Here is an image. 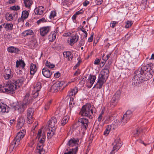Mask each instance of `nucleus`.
Wrapping results in <instances>:
<instances>
[{
  "mask_svg": "<svg viewBox=\"0 0 154 154\" xmlns=\"http://www.w3.org/2000/svg\"><path fill=\"white\" fill-rule=\"evenodd\" d=\"M122 123L121 122V123L120 122L119 120L116 119L114 120L113 123V125L114 127L113 128H117ZM122 125H123L122 124Z\"/></svg>",
  "mask_w": 154,
  "mask_h": 154,
  "instance_id": "e433bc0d",
  "label": "nucleus"
},
{
  "mask_svg": "<svg viewBox=\"0 0 154 154\" xmlns=\"http://www.w3.org/2000/svg\"><path fill=\"white\" fill-rule=\"evenodd\" d=\"M142 131V129L141 128H137L136 130L133 131V134L135 136H137Z\"/></svg>",
  "mask_w": 154,
  "mask_h": 154,
  "instance_id": "4c0bfd02",
  "label": "nucleus"
},
{
  "mask_svg": "<svg viewBox=\"0 0 154 154\" xmlns=\"http://www.w3.org/2000/svg\"><path fill=\"white\" fill-rule=\"evenodd\" d=\"M25 66V64L24 63L23 61L22 60L19 61L17 60L16 62V67H18L19 66H20L23 68Z\"/></svg>",
  "mask_w": 154,
  "mask_h": 154,
  "instance_id": "72a5a7b5",
  "label": "nucleus"
},
{
  "mask_svg": "<svg viewBox=\"0 0 154 154\" xmlns=\"http://www.w3.org/2000/svg\"><path fill=\"white\" fill-rule=\"evenodd\" d=\"M25 130H23L21 131L18 132L16 137L11 142L10 146V149L11 151L17 147L19 144L20 140L22 139L25 134Z\"/></svg>",
  "mask_w": 154,
  "mask_h": 154,
  "instance_id": "6e6552de",
  "label": "nucleus"
},
{
  "mask_svg": "<svg viewBox=\"0 0 154 154\" xmlns=\"http://www.w3.org/2000/svg\"><path fill=\"white\" fill-rule=\"evenodd\" d=\"M132 115V112L130 110H128L124 115L121 120V123L122 125H124L130 119Z\"/></svg>",
  "mask_w": 154,
  "mask_h": 154,
  "instance_id": "ddd939ff",
  "label": "nucleus"
},
{
  "mask_svg": "<svg viewBox=\"0 0 154 154\" xmlns=\"http://www.w3.org/2000/svg\"><path fill=\"white\" fill-rule=\"evenodd\" d=\"M6 19L8 21H11L13 20V17L11 14H8L6 16Z\"/></svg>",
  "mask_w": 154,
  "mask_h": 154,
  "instance_id": "a18cd8bd",
  "label": "nucleus"
},
{
  "mask_svg": "<svg viewBox=\"0 0 154 154\" xmlns=\"http://www.w3.org/2000/svg\"><path fill=\"white\" fill-rule=\"evenodd\" d=\"M94 33H92L91 36L88 38V41L89 42H92L93 38Z\"/></svg>",
  "mask_w": 154,
  "mask_h": 154,
  "instance_id": "6e6d98bb",
  "label": "nucleus"
},
{
  "mask_svg": "<svg viewBox=\"0 0 154 154\" xmlns=\"http://www.w3.org/2000/svg\"><path fill=\"white\" fill-rule=\"evenodd\" d=\"M13 74L10 68L6 69L4 72V77L5 79H9L13 77Z\"/></svg>",
  "mask_w": 154,
  "mask_h": 154,
  "instance_id": "6ab92c4d",
  "label": "nucleus"
},
{
  "mask_svg": "<svg viewBox=\"0 0 154 154\" xmlns=\"http://www.w3.org/2000/svg\"><path fill=\"white\" fill-rule=\"evenodd\" d=\"M133 23L131 21L128 20L126 22V24L125 26V27L128 28L130 27L133 24Z\"/></svg>",
  "mask_w": 154,
  "mask_h": 154,
  "instance_id": "49530a36",
  "label": "nucleus"
},
{
  "mask_svg": "<svg viewBox=\"0 0 154 154\" xmlns=\"http://www.w3.org/2000/svg\"><path fill=\"white\" fill-rule=\"evenodd\" d=\"M20 8L18 5H15L11 6L10 7V9L14 11H17L19 10Z\"/></svg>",
  "mask_w": 154,
  "mask_h": 154,
  "instance_id": "09e8293b",
  "label": "nucleus"
},
{
  "mask_svg": "<svg viewBox=\"0 0 154 154\" xmlns=\"http://www.w3.org/2000/svg\"><path fill=\"white\" fill-rule=\"evenodd\" d=\"M36 138L40 143L37 146L36 152L38 154H44L45 152L43 149V143L45 140V134L44 132L42 133L41 130H39Z\"/></svg>",
  "mask_w": 154,
  "mask_h": 154,
  "instance_id": "0eeeda50",
  "label": "nucleus"
},
{
  "mask_svg": "<svg viewBox=\"0 0 154 154\" xmlns=\"http://www.w3.org/2000/svg\"><path fill=\"white\" fill-rule=\"evenodd\" d=\"M38 123L37 122H35L34 125L33 126V127L32 128V129L33 130H34L35 129V128L36 127V126L38 125Z\"/></svg>",
  "mask_w": 154,
  "mask_h": 154,
  "instance_id": "0e129e2a",
  "label": "nucleus"
},
{
  "mask_svg": "<svg viewBox=\"0 0 154 154\" xmlns=\"http://www.w3.org/2000/svg\"><path fill=\"white\" fill-rule=\"evenodd\" d=\"M143 77V74L139 69L136 71L134 73V76L132 79V84L134 85H137L140 82H141V80H145Z\"/></svg>",
  "mask_w": 154,
  "mask_h": 154,
  "instance_id": "1a4fd4ad",
  "label": "nucleus"
},
{
  "mask_svg": "<svg viewBox=\"0 0 154 154\" xmlns=\"http://www.w3.org/2000/svg\"><path fill=\"white\" fill-rule=\"evenodd\" d=\"M110 127L108 126L106 129V130L104 131V135L106 136L108 134L110 131Z\"/></svg>",
  "mask_w": 154,
  "mask_h": 154,
  "instance_id": "de8ad7c7",
  "label": "nucleus"
},
{
  "mask_svg": "<svg viewBox=\"0 0 154 154\" xmlns=\"http://www.w3.org/2000/svg\"><path fill=\"white\" fill-rule=\"evenodd\" d=\"M89 3V2L88 1H85L83 3V5L84 6H86Z\"/></svg>",
  "mask_w": 154,
  "mask_h": 154,
  "instance_id": "052dcab7",
  "label": "nucleus"
},
{
  "mask_svg": "<svg viewBox=\"0 0 154 154\" xmlns=\"http://www.w3.org/2000/svg\"><path fill=\"white\" fill-rule=\"evenodd\" d=\"M37 69L36 65L31 63L30 66V74L33 75L36 72Z\"/></svg>",
  "mask_w": 154,
  "mask_h": 154,
  "instance_id": "a878e982",
  "label": "nucleus"
},
{
  "mask_svg": "<svg viewBox=\"0 0 154 154\" xmlns=\"http://www.w3.org/2000/svg\"><path fill=\"white\" fill-rule=\"evenodd\" d=\"M5 28L8 30H11L12 29L13 25L12 23H5Z\"/></svg>",
  "mask_w": 154,
  "mask_h": 154,
  "instance_id": "a19ab883",
  "label": "nucleus"
},
{
  "mask_svg": "<svg viewBox=\"0 0 154 154\" xmlns=\"http://www.w3.org/2000/svg\"><path fill=\"white\" fill-rule=\"evenodd\" d=\"M32 98L30 96V91L27 90L24 97L23 101L18 103L15 109L20 113L23 112L27 107L32 103Z\"/></svg>",
  "mask_w": 154,
  "mask_h": 154,
  "instance_id": "f03ea898",
  "label": "nucleus"
},
{
  "mask_svg": "<svg viewBox=\"0 0 154 154\" xmlns=\"http://www.w3.org/2000/svg\"><path fill=\"white\" fill-rule=\"evenodd\" d=\"M34 32L31 29H29L24 31L22 33V34L24 36L33 35Z\"/></svg>",
  "mask_w": 154,
  "mask_h": 154,
  "instance_id": "7c9ffc66",
  "label": "nucleus"
},
{
  "mask_svg": "<svg viewBox=\"0 0 154 154\" xmlns=\"http://www.w3.org/2000/svg\"><path fill=\"white\" fill-rule=\"evenodd\" d=\"M56 16V13L54 11H52L51 12L49 16V18L51 19H54Z\"/></svg>",
  "mask_w": 154,
  "mask_h": 154,
  "instance_id": "58836bf2",
  "label": "nucleus"
},
{
  "mask_svg": "<svg viewBox=\"0 0 154 154\" xmlns=\"http://www.w3.org/2000/svg\"><path fill=\"white\" fill-rule=\"evenodd\" d=\"M95 110V108L91 104L88 103L82 106L80 114L82 116L91 119L92 118V115Z\"/></svg>",
  "mask_w": 154,
  "mask_h": 154,
  "instance_id": "423d86ee",
  "label": "nucleus"
},
{
  "mask_svg": "<svg viewBox=\"0 0 154 154\" xmlns=\"http://www.w3.org/2000/svg\"><path fill=\"white\" fill-rule=\"evenodd\" d=\"M111 53H109L106 55V57H104L105 54H103L102 56V59L104 60V61L106 62V61L109 58L111 55Z\"/></svg>",
  "mask_w": 154,
  "mask_h": 154,
  "instance_id": "37998d69",
  "label": "nucleus"
},
{
  "mask_svg": "<svg viewBox=\"0 0 154 154\" xmlns=\"http://www.w3.org/2000/svg\"><path fill=\"white\" fill-rule=\"evenodd\" d=\"M15 2V0H9L8 2L9 4H12Z\"/></svg>",
  "mask_w": 154,
  "mask_h": 154,
  "instance_id": "774afa93",
  "label": "nucleus"
},
{
  "mask_svg": "<svg viewBox=\"0 0 154 154\" xmlns=\"http://www.w3.org/2000/svg\"><path fill=\"white\" fill-rule=\"evenodd\" d=\"M9 110V107L6 104L0 102V113L8 112Z\"/></svg>",
  "mask_w": 154,
  "mask_h": 154,
  "instance_id": "aec40b11",
  "label": "nucleus"
},
{
  "mask_svg": "<svg viewBox=\"0 0 154 154\" xmlns=\"http://www.w3.org/2000/svg\"><path fill=\"white\" fill-rule=\"evenodd\" d=\"M139 70L143 74V78L147 80L152 77L153 74L154 65L150 63L146 66H143Z\"/></svg>",
  "mask_w": 154,
  "mask_h": 154,
  "instance_id": "20e7f679",
  "label": "nucleus"
},
{
  "mask_svg": "<svg viewBox=\"0 0 154 154\" xmlns=\"http://www.w3.org/2000/svg\"><path fill=\"white\" fill-rule=\"evenodd\" d=\"M45 65L48 68L52 69L55 67V65L53 64L50 63V62L47 61L45 63Z\"/></svg>",
  "mask_w": 154,
  "mask_h": 154,
  "instance_id": "79ce46f5",
  "label": "nucleus"
},
{
  "mask_svg": "<svg viewBox=\"0 0 154 154\" xmlns=\"http://www.w3.org/2000/svg\"><path fill=\"white\" fill-rule=\"evenodd\" d=\"M54 128H50L47 132V137L48 138H51L54 135L55 132Z\"/></svg>",
  "mask_w": 154,
  "mask_h": 154,
  "instance_id": "2f4dec72",
  "label": "nucleus"
},
{
  "mask_svg": "<svg viewBox=\"0 0 154 154\" xmlns=\"http://www.w3.org/2000/svg\"><path fill=\"white\" fill-rule=\"evenodd\" d=\"M102 118V116L101 115H99L98 118V120L99 122H100Z\"/></svg>",
  "mask_w": 154,
  "mask_h": 154,
  "instance_id": "338daca9",
  "label": "nucleus"
},
{
  "mask_svg": "<svg viewBox=\"0 0 154 154\" xmlns=\"http://www.w3.org/2000/svg\"><path fill=\"white\" fill-rule=\"evenodd\" d=\"M44 11V8L43 6H40L35 9L34 12L36 14L42 15L43 14Z\"/></svg>",
  "mask_w": 154,
  "mask_h": 154,
  "instance_id": "393cba45",
  "label": "nucleus"
},
{
  "mask_svg": "<svg viewBox=\"0 0 154 154\" xmlns=\"http://www.w3.org/2000/svg\"><path fill=\"white\" fill-rule=\"evenodd\" d=\"M78 92V88L77 87H75L71 89L68 92V95L70 97L75 95Z\"/></svg>",
  "mask_w": 154,
  "mask_h": 154,
  "instance_id": "c756f323",
  "label": "nucleus"
},
{
  "mask_svg": "<svg viewBox=\"0 0 154 154\" xmlns=\"http://www.w3.org/2000/svg\"><path fill=\"white\" fill-rule=\"evenodd\" d=\"M100 61L99 59L97 58L94 60V63L95 65H98L99 64Z\"/></svg>",
  "mask_w": 154,
  "mask_h": 154,
  "instance_id": "4d7b16f0",
  "label": "nucleus"
},
{
  "mask_svg": "<svg viewBox=\"0 0 154 154\" xmlns=\"http://www.w3.org/2000/svg\"><path fill=\"white\" fill-rule=\"evenodd\" d=\"M71 34V33L70 32H67L64 33L63 35L64 36H68L70 35Z\"/></svg>",
  "mask_w": 154,
  "mask_h": 154,
  "instance_id": "e2e57ef3",
  "label": "nucleus"
},
{
  "mask_svg": "<svg viewBox=\"0 0 154 154\" xmlns=\"http://www.w3.org/2000/svg\"><path fill=\"white\" fill-rule=\"evenodd\" d=\"M103 0H96L95 3L97 5H100L102 4Z\"/></svg>",
  "mask_w": 154,
  "mask_h": 154,
  "instance_id": "5fc2aeb1",
  "label": "nucleus"
},
{
  "mask_svg": "<svg viewBox=\"0 0 154 154\" xmlns=\"http://www.w3.org/2000/svg\"><path fill=\"white\" fill-rule=\"evenodd\" d=\"M69 119L68 116H65L62 119L61 122V125H64L68 122Z\"/></svg>",
  "mask_w": 154,
  "mask_h": 154,
  "instance_id": "f704fd0d",
  "label": "nucleus"
},
{
  "mask_svg": "<svg viewBox=\"0 0 154 154\" xmlns=\"http://www.w3.org/2000/svg\"><path fill=\"white\" fill-rule=\"evenodd\" d=\"M65 84V82L63 81L56 82L51 87L50 89L51 91L53 92H57Z\"/></svg>",
  "mask_w": 154,
  "mask_h": 154,
  "instance_id": "9d476101",
  "label": "nucleus"
},
{
  "mask_svg": "<svg viewBox=\"0 0 154 154\" xmlns=\"http://www.w3.org/2000/svg\"><path fill=\"white\" fill-rule=\"evenodd\" d=\"M107 117L108 118V119H106L108 121H110L112 119V116H111L109 115H108L107 116Z\"/></svg>",
  "mask_w": 154,
  "mask_h": 154,
  "instance_id": "69168bd1",
  "label": "nucleus"
},
{
  "mask_svg": "<svg viewBox=\"0 0 154 154\" xmlns=\"http://www.w3.org/2000/svg\"><path fill=\"white\" fill-rule=\"evenodd\" d=\"M112 145L113 146V150L117 151L122 145L120 137H117L115 139L114 142L112 143Z\"/></svg>",
  "mask_w": 154,
  "mask_h": 154,
  "instance_id": "9b49d317",
  "label": "nucleus"
},
{
  "mask_svg": "<svg viewBox=\"0 0 154 154\" xmlns=\"http://www.w3.org/2000/svg\"><path fill=\"white\" fill-rule=\"evenodd\" d=\"M19 49L18 48L15 47L14 46H10L8 47L7 48V51L11 53H17L19 51Z\"/></svg>",
  "mask_w": 154,
  "mask_h": 154,
  "instance_id": "cd10ccee",
  "label": "nucleus"
},
{
  "mask_svg": "<svg viewBox=\"0 0 154 154\" xmlns=\"http://www.w3.org/2000/svg\"><path fill=\"white\" fill-rule=\"evenodd\" d=\"M46 21V19L45 18H43L40 19L39 20H38L37 21V23L38 24H39L45 22Z\"/></svg>",
  "mask_w": 154,
  "mask_h": 154,
  "instance_id": "3c124183",
  "label": "nucleus"
},
{
  "mask_svg": "<svg viewBox=\"0 0 154 154\" xmlns=\"http://www.w3.org/2000/svg\"><path fill=\"white\" fill-rule=\"evenodd\" d=\"M34 113V110L31 108H29L27 111L26 117L28 123L31 124L33 121L32 115Z\"/></svg>",
  "mask_w": 154,
  "mask_h": 154,
  "instance_id": "4468645a",
  "label": "nucleus"
},
{
  "mask_svg": "<svg viewBox=\"0 0 154 154\" xmlns=\"http://www.w3.org/2000/svg\"><path fill=\"white\" fill-rule=\"evenodd\" d=\"M121 92L118 91L113 96L111 100V106L113 107L118 103L121 95Z\"/></svg>",
  "mask_w": 154,
  "mask_h": 154,
  "instance_id": "f8f14e48",
  "label": "nucleus"
},
{
  "mask_svg": "<svg viewBox=\"0 0 154 154\" xmlns=\"http://www.w3.org/2000/svg\"><path fill=\"white\" fill-rule=\"evenodd\" d=\"M74 99L72 97H71L69 102V108L71 110V109L74 106Z\"/></svg>",
  "mask_w": 154,
  "mask_h": 154,
  "instance_id": "ea45409f",
  "label": "nucleus"
},
{
  "mask_svg": "<svg viewBox=\"0 0 154 154\" xmlns=\"http://www.w3.org/2000/svg\"><path fill=\"white\" fill-rule=\"evenodd\" d=\"M25 120L23 117H20L18 119L17 126L18 128H21L23 125Z\"/></svg>",
  "mask_w": 154,
  "mask_h": 154,
  "instance_id": "c85d7f7f",
  "label": "nucleus"
},
{
  "mask_svg": "<svg viewBox=\"0 0 154 154\" xmlns=\"http://www.w3.org/2000/svg\"><path fill=\"white\" fill-rule=\"evenodd\" d=\"M25 79L22 77L17 80H12L9 83H4L1 85L2 92L13 94L14 91L19 87L24 82Z\"/></svg>",
  "mask_w": 154,
  "mask_h": 154,
  "instance_id": "f257e3e1",
  "label": "nucleus"
},
{
  "mask_svg": "<svg viewBox=\"0 0 154 154\" xmlns=\"http://www.w3.org/2000/svg\"><path fill=\"white\" fill-rule=\"evenodd\" d=\"M79 140L78 139L71 138L67 143V146L69 147H75L72 149L67 148L64 154H76L78 151Z\"/></svg>",
  "mask_w": 154,
  "mask_h": 154,
  "instance_id": "39448f33",
  "label": "nucleus"
},
{
  "mask_svg": "<svg viewBox=\"0 0 154 154\" xmlns=\"http://www.w3.org/2000/svg\"><path fill=\"white\" fill-rule=\"evenodd\" d=\"M118 23V22L116 21H112L110 23V26L111 27L113 28Z\"/></svg>",
  "mask_w": 154,
  "mask_h": 154,
  "instance_id": "8fccbe9b",
  "label": "nucleus"
},
{
  "mask_svg": "<svg viewBox=\"0 0 154 154\" xmlns=\"http://www.w3.org/2000/svg\"><path fill=\"white\" fill-rule=\"evenodd\" d=\"M57 121L56 118L54 117H52L48 122L47 124L50 128L55 129V127L57 126Z\"/></svg>",
  "mask_w": 154,
  "mask_h": 154,
  "instance_id": "a211bd4d",
  "label": "nucleus"
},
{
  "mask_svg": "<svg viewBox=\"0 0 154 154\" xmlns=\"http://www.w3.org/2000/svg\"><path fill=\"white\" fill-rule=\"evenodd\" d=\"M42 73L43 75L46 78H49L52 74V72L48 68H44L42 69Z\"/></svg>",
  "mask_w": 154,
  "mask_h": 154,
  "instance_id": "b1692460",
  "label": "nucleus"
},
{
  "mask_svg": "<svg viewBox=\"0 0 154 154\" xmlns=\"http://www.w3.org/2000/svg\"><path fill=\"white\" fill-rule=\"evenodd\" d=\"M96 77L95 75H90L88 77V79L86 84L89 88H91L94 83Z\"/></svg>",
  "mask_w": 154,
  "mask_h": 154,
  "instance_id": "dca6fc26",
  "label": "nucleus"
},
{
  "mask_svg": "<svg viewBox=\"0 0 154 154\" xmlns=\"http://www.w3.org/2000/svg\"><path fill=\"white\" fill-rule=\"evenodd\" d=\"M29 15V13L28 11H23L22 12L21 17L24 19H26L28 17Z\"/></svg>",
  "mask_w": 154,
  "mask_h": 154,
  "instance_id": "c9c22d12",
  "label": "nucleus"
},
{
  "mask_svg": "<svg viewBox=\"0 0 154 154\" xmlns=\"http://www.w3.org/2000/svg\"><path fill=\"white\" fill-rule=\"evenodd\" d=\"M79 36L76 34L72 36L71 38L70 41V44L71 45H72L74 44L79 39Z\"/></svg>",
  "mask_w": 154,
  "mask_h": 154,
  "instance_id": "bb28decb",
  "label": "nucleus"
},
{
  "mask_svg": "<svg viewBox=\"0 0 154 154\" xmlns=\"http://www.w3.org/2000/svg\"><path fill=\"white\" fill-rule=\"evenodd\" d=\"M52 102L51 100H50L45 104L44 108L45 110H47L49 108V106Z\"/></svg>",
  "mask_w": 154,
  "mask_h": 154,
  "instance_id": "c03bdc74",
  "label": "nucleus"
},
{
  "mask_svg": "<svg viewBox=\"0 0 154 154\" xmlns=\"http://www.w3.org/2000/svg\"><path fill=\"white\" fill-rule=\"evenodd\" d=\"M80 73V70L79 69H78L74 73L73 75L75 76H78Z\"/></svg>",
  "mask_w": 154,
  "mask_h": 154,
  "instance_id": "864d4df0",
  "label": "nucleus"
},
{
  "mask_svg": "<svg viewBox=\"0 0 154 154\" xmlns=\"http://www.w3.org/2000/svg\"><path fill=\"white\" fill-rule=\"evenodd\" d=\"M35 140H32L29 143V146H30L31 147H33L34 144H35Z\"/></svg>",
  "mask_w": 154,
  "mask_h": 154,
  "instance_id": "13d9d810",
  "label": "nucleus"
},
{
  "mask_svg": "<svg viewBox=\"0 0 154 154\" xmlns=\"http://www.w3.org/2000/svg\"><path fill=\"white\" fill-rule=\"evenodd\" d=\"M24 3L25 7L29 8L33 3L32 0H23Z\"/></svg>",
  "mask_w": 154,
  "mask_h": 154,
  "instance_id": "473e14b6",
  "label": "nucleus"
},
{
  "mask_svg": "<svg viewBox=\"0 0 154 154\" xmlns=\"http://www.w3.org/2000/svg\"><path fill=\"white\" fill-rule=\"evenodd\" d=\"M51 27L50 26H46L41 28L40 29V33L42 36L46 35L51 30Z\"/></svg>",
  "mask_w": 154,
  "mask_h": 154,
  "instance_id": "f3484780",
  "label": "nucleus"
},
{
  "mask_svg": "<svg viewBox=\"0 0 154 154\" xmlns=\"http://www.w3.org/2000/svg\"><path fill=\"white\" fill-rule=\"evenodd\" d=\"M63 54L64 57L68 60H71L73 58V55L72 52L70 51H64Z\"/></svg>",
  "mask_w": 154,
  "mask_h": 154,
  "instance_id": "4be33fe9",
  "label": "nucleus"
},
{
  "mask_svg": "<svg viewBox=\"0 0 154 154\" xmlns=\"http://www.w3.org/2000/svg\"><path fill=\"white\" fill-rule=\"evenodd\" d=\"M60 75V74L59 72H56L54 74V76L56 78H59Z\"/></svg>",
  "mask_w": 154,
  "mask_h": 154,
  "instance_id": "680f3d73",
  "label": "nucleus"
},
{
  "mask_svg": "<svg viewBox=\"0 0 154 154\" xmlns=\"http://www.w3.org/2000/svg\"><path fill=\"white\" fill-rule=\"evenodd\" d=\"M41 88V86L40 82H38L34 87L32 93V96L35 98L38 95V91Z\"/></svg>",
  "mask_w": 154,
  "mask_h": 154,
  "instance_id": "2eb2a0df",
  "label": "nucleus"
},
{
  "mask_svg": "<svg viewBox=\"0 0 154 154\" xmlns=\"http://www.w3.org/2000/svg\"><path fill=\"white\" fill-rule=\"evenodd\" d=\"M80 30L84 33V36L85 38H86L87 37L88 33L85 30V29L83 27H82L80 28Z\"/></svg>",
  "mask_w": 154,
  "mask_h": 154,
  "instance_id": "603ef678",
  "label": "nucleus"
},
{
  "mask_svg": "<svg viewBox=\"0 0 154 154\" xmlns=\"http://www.w3.org/2000/svg\"><path fill=\"white\" fill-rule=\"evenodd\" d=\"M58 32V28L55 30L54 31L51 32L48 36V39L50 42L54 41L56 38L57 33Z\"/></svg>",
  "mask_w": 154,
  "mask_h": 154,
  "instance_id": "412c9836",
  "label": "nucleus"
},
{
  "mask_svg": "<svg viewBox=\"0 0 154 154\" xmlns=\"http://www.w3.org/2000/svg\"><path fill=\"white\" fill-rule=\"evenodd\" d=\"M85 44V40L84 39H82L79 42V45L81 46L84 45Z\"/></svg>",
  "mask_w": 154,
  "mask_h": 154,
  "instance_id": "bf43d9fd",
  "label": "nucleus"
},
{
  "mask_svg": "<svg viewBox=\"0 0 154 154\" xmlns=\"http://www.w3.org/2000/svg\"><path fill=\"white\" fill-rule=\"evenodd\" d=\"M109 70L108 67H106L103 69L100 74L98 81L93 88H96L98 89H100L102 86L106 81L109 76Z\"/></svg>",
  "mask_w": 154,
  "mask_h": 154,
  "instance_id": "7ed1b4c3",
  "label": "nucleus"
},
{
  "mask_svg": "<svg viewBox=\"0 0 154 154\" xmlns=\"http://www.w3.org/2000/svg\"><path fill=\"white\" fill-rule=\"evenodd\" d=\"M79 122L81 123L83 128L85 129H87L88 123V119L85 118H81L79 120Z\"/></svg>",
  "mask_w": 154,
  "mask_h": 154,
  "instance_id": "5701e85b",
  "label": "nucleus"
}]
</instances>
